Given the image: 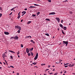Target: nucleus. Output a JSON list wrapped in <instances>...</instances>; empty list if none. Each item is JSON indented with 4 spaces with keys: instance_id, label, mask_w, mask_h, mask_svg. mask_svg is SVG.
I'll list each match as a JSON object with an SVG mask.
<instances>
[{
    "instance_id": "nucleus-12",
    "label": "nucleus",
    "mask_w": 75,
    "mask_h": 75,
    "mask_svg": "<svg viewBox=\"0 0 75 75\" xmlns=\"http://www.w3.org/2000/svg\"><path fill=\"white\" fill-rule=\"evenodd\" d=\"M8 51H9V52H11V53H13V54L14 53V54H15V52H14L11 50H8Z\"/></svg>"
},
{
    "instance_id": "nucleus-38",
    "label": "nucleus",
    "mask_w": 75,
    "mask_h": 75,
    "mask_svg": "<svg viewBox=\"0 0 75 75\" xmlns=\"http://www.w3.org/2000/svg\"><path fill=\"white\" fill-rule=\"evenodd\" d=\"M33 47H32L31 49H30V51H33Z\"/></svg>"
},
{
    "instance_id": "nucleus-25",
    "label": "nucleus",
    "mask_w": 75,
    "mask_h": 75,
    "mask_svg": "<svg viewBox=\"0 0 75 75\" xmlns=\"http://www.w3.org/2000/svg\"><path fill=\"white\" fill-rule=\"evenodd\" d=\"M32 17H35L36 15L33 14L32 15Z\"/></svg>"
},
{
    "instance_id": "nucleus-8",
    "label": "nucleus",
    "mask_w": 75,
    "mask_h": 75,
    "mask_svg": "<svg viewBox=\"0 0 75 75\" xmlns=\"http://www.w3.org/2000/svg\"><path fill=\"white\" fill-rule=\"evenodd\" d=\"M31 38V36H29L25 37V38Z\"/></svg>"
},
{
    "instance_id": "nucleus-10",
    "label": "nucleus",
    "mask_w": 75,
    "mask_h": 75,
    "mask_svg": "<svg viewBox=\"0 0 75 75\" xmlns=\"http://www.w3.org/2000/svg\"><path fill=\"white\" fill-rule=\"evenodd\" d=\"M26 51L27 53H28L29 52V50H28V48H26Z\"/></svg>"
},
{
    "instance_id": "nucleus-4",
    "label": "nucleus",
    "mask_w": 75,
    "mask_h": 75,
    "mask_svg": "<svg viewBox=\"0 0 75 75\" xmlns=\"http://www.w3.org/2000/svg\"><path fill=\"white\" fill-rule=\"evenodd\" d=\"M54 14H55V13L54 12H52L51 13H50L49 14V15H54Z\"/></svg>"
},
{
    "instance_id": "nucleus-54",
    "label": "nucleus",
    "mask_w": 75,
    "mask_h": 75,
    "mask_svg": "<svg viewBox=\"0 0 75 75\" xmlns=\"http://www.w3.org/2000/svg\"><path fill=\"white\" fill-rule=\"evenodd\" d=\"M20 12L18 14V16H20Z\"/></svg>"
},
{
    "instance_id": "nucleus-61",
    "label": "nucleus",
    "mask_w": 75,
    "mask_h": 75,
    "mask_svg": "<svg viewBox=\"0 0 75 75\" xmlns=\"http://www.w3.org/2000/svg\"><path fill=\"white\" fill-rule=\"evenodd\" d=\"M67 72V71H65L64 72V73H65Z\"/></svg>"
},
{
    "instance_id": "nucleus-18",
    "label": "nucleus",
    "mask_w": 75,
    "mask_h": 75,
    "mask_svg": "<svg viewBox=\"0 0 75 75\" xmlns=\"http://www.w3.org/2000/svg\"><path fill=\"white\" fill-rule=\"evenodd\" d=\"M30 54H31V56H33V55L34 54H33V52H31V51L30 52Z\"/></svg>"
},
{
    "instance_id": "nucleus-64",
    "label": "nucleus",
    "mask_w": 75,
    "mask_h": 75,
    "mask_svg": "<svg viewBox=\"0 0 75 75\" xmlns=\"http://www.w3.org/2000/svg\"><path fill=\"white\" fill-rule=\"evenodd\" d=\"M17 75H19V73H17Z\"/></svg>"
},
{
    "instance_id": "nucleus-29",
    "label": "nucleus",
    "mask_w": 75,
    "mask_h": 75,
    "mask_svg": "<svg viewBox=\"0 0 75 75\" xmlns=\"http://www.w3.org/2000/svg\"><path fill=\"white\" fill-rule=\"evenodd\" d=\"M34 6H39V5L36 4H34Z\"/></svg>"
},
{
    "instance_id": "nucleus-2",
    "label": "nucleus",
    "mask_w": 75,
    "mask_h": 75,
    "mask_svg": "<svg viewBox=\"0 0 75 75\" xmlns=\"http://www.w3.org/2000/svg\"><path fill=\"white\" fill-rule=\"evenodd\" d=\"M38 53H37L35 57L34 58L35 60H36L37 58H38Z\"/></svg>"
},
{
    "instance_id": "nucleus-47",
    "label": "nucleus",
    "mask_w": 75,
    "mask_h": 75,
    "mask_svg": "<svg viewBox=\"0 0 75 75\" xmlns=\"http://www.w3.org/2000/svg\"><path fill=\"white\" fill-rule=\"evenodd\" d=\"M50 65H48V68H50Z\"/></svg>"
},
{
    "instance_id": "nucleus-48",
    "label": "nucleus",
    "mask_w": 75,
    "mask_h": 75,
    "mask_svg": "<svg viewBox=\"0 0 75 75\" xmlns=\"http://www.w3.org/2000/svg\"><path fill=\"white\" fill-rule=\"evenodd\" d=\"M0 10H2V8L1 7H0Z\"/></svg>"
},
{
    "instance_id": "nucleus-62",
    "label": "nucleus",
    "mask_w": 75,
    "mask_h": 75,
    "mask_svg": "<svg viewBox=\"0 0 75 75\" xmlns=\"http://www.w3.org/2000/svg\"><path fill=\"white\" fill-rule=\"evenodd\" d=\"M66 1H67V2L68 1L67 0H66L65 1V2H66Z\"/></svg>"
},
{
    "instance_id": "nucleus-35",
    "label": "nucleus",
    "mask_w": 75,
    "mask_h": 75,
    "mask_svg": "<svg viewBox=\"0 0 75 75\" xmlns=\"http://www.w3.org/2000/svg\"><path fill=\"white\" fill-rule=\"evenodd\" d=\"M69 13H70V14H72V12L70 11Z\"/></svg>"
},
{
    "instance_id": "nucleus-43",
    "label": "nucleus",
    "mask_w": 75,
    "mask_h": 75,
    "mask_svg": "<svg viewBox=\"0 0 75 75\" xmlns=\"http://www.w3.org/2000/svg\"><path fill=\"white\" fill-rule=\"evenodd\" d=\"M12 13H13L12 12H11V13L9 14V15L10 16H11V14H12Z\"/></svg>"
},
{
    "instance_id": "nucleus-23",
    "label": "nucleus",
    "mask_w": 75,
    "mask_h": 75,
    "mask_svg": "<svg viewBox=\"0 0 75 75\" xmlns=\"http://www.w3.org/2000/svg\"><path fill=\"white\" fill-rule=\"evenodd\" d=\"M73 64L71 65V67H74V65H75L74 64Z\"/></svg>"
},
{
    "instance_id": "nucleus-40",
    "label": "nucleus",
    "mask_w": 75,
    "mask_h": 75,
    "mask_svg": "<svg viewBox=\"0 0 75 75\" xmlns=\"http://www.w3.org/2000/svg\"><path fill=\"white\" fill-rule=\"evenodd\" d=\"M2 16V14L1 13H0V17H1Z\"/></svg>"
},
{
    "instance_id": "nucleus-3",
    "label": "nucleus",
    "mask_w": 75,
    "mask_h": 75,
    "mask_svg": "<svg viewBox=\"0 0 75 75\" xmlns=\"http://www.w3.org/2000/svg\"><path fill=\"white\" fill-rule=\"evenodd\" d=\"M56 19L58 23H59V21H60V19L59 18H56Z\"/></svg>"
},
{
    "instance_id": "nucleus-30",
    "label": "nucleus",
    "mask_w": 75,
    "mask_h": 75,
    "mask_svg": "<svg viewBox=\"0 0 75 75\" xmlns=\"http://www.w3.org/2000/svg\"><path fill=\"white\" fill-rule=\"evenodd\" d=\"M42 66H43V65H45V64H41Z\"/></svg>"
},
{
    "instance_id": "nucleus-51",
    "label": "nucleus",
    "mask_w": 75,
    "mask_h": 75,
    "mask_svg": "<svg viewBox=\"0 0 75 75\" xmlns=\"http://www.w3.org/2000/svg\"><path fill=\"white\" fill-rule=\"evenodd\" d=\"M25 10H27V8H25Z\"/></svg>"
},
{
    "instance_id": "nucleus-45",
    "label": "nucleus",
    "mask_w": 75,
    "mask_h": 75,
    "mask_svg": "<svg viewBox=\"0 0 75 75\" xmlns=\"http://www.w3.org/2000/svg\"><path fill=\"white\" fill-rule=\"evenodd\" d=\"M56 64H60V63H61V62H56Z\"/></svg>"
},
{
    "instance_id": "nucleus-53",
    "label": "nucleus",
    "mask_w": 75,
    "mask_h": 75,
    "mask_svg": "<svg viewBox=\"0 0 75 75\" xmlns=\"http://www.w3.org/2000/svg\"><path fill=\"white\" fill-rule=\"evenodd\" d=\"M49 74H50V75H51V74H52V73H49Z\"/></svg>"
},
{
    "instance_id": "nucleus-21",
    "label": "nucleus",
    "mask_w": 75,
    "mask_h": 75,
    "mask_svg": "<svg viewBox=\"0 0 75 75\" xmlns=\"http://www.w3.org/2000/svg\"><path fill=\"white\" fill-rule=\"evenodd\" d=\"M37 63H36L35 62V63H32L33 64V65H36Z\"/></svg>"
},
{
    "instance_id": "nucleus-11",
    "label": "nucleus",
    "mask_w": 75,
    "mask_h": 75,
    "mask_svg": "<svg viewBox=\"0 0 75 75\" xmlns=\"http://www.w3.org/2000/svg\"><path fill=\"white\" fill-rule=\"evenodd\" d=\"M59 25L60 27H61V28H63V25H62L61 24H59Z\"/></svg>"
},
{
    "instance_id": "nucleus-14",
    "label": "nucleus",
    "mask_w": 75,
    "mask_h": 75,
    "mask_svg": "<svg viewBox=\"0 0 75 75\" xmlns=\"http://www.w3.org/2000/svg\"><path fill=\"white\" fill-rule=\"evenodd\" d=\"M25 13H26V11H23L22 12V14H23H23H25Z\"/></svg>"
},
{
    "instance_id": "nucleus-59",
    "label": "nucleus",
    "mask_w": 75,
    "mask_h": 75,
    "mask_svg": "<svg viewBox=\"0 0 75 75\" xmlns=\"http://www.w3.org/2000/svg\"><path fill=\"white\" fill-rule=\"evenodd\" d=\"M61 42H60V44H59V45H61Z\"/></svg>"
},
{
    "instance_id": "nucleus-34",
    "label": "nucleus",
    "mask_w": 75,
    "mask_h": 75,
    "mask_svg": "<svg viewBox=\"0 0 75 75\" xmlns=\"http://www.w3.org/2000/svg\"><path fill=\"white\" fill-rule=\"evenodd\" d=\"M13 38H14V37H12L10 39H13Z\"/></svg>"
},
{
    "instance_id": "nucleus-63",
    "label": "nucleus",
    "mask_w": 75,
    "mask_h": 75,
    "mask_svg": "<svg viewBox=\"0 0 75 75\" xmlns=\"http://www.w3.org/2000/svg\"><path fill=\"white\" fill-rule=\"evenodd\" d=\"M0 69H1V67H0Z\"/></svg>"
},
{
    "instance_id": "nucleus-58",
    "label": "nucleus",
    "mask_w": 75,
    "mask_h": 75,
    "mask_svg": "<svg viewBox=\"0 0 75 75\" xmlns=\"http://www.w3.org/2000/svg\"><path fill=\"white\" fill-rule=\"evenodd\" d=\"M38 1H40V0H36Z\"/></svg>"
},
{
    "instance_id": "nucleus-15",
    "label": "nucleus",
    "mask_w": 75,
    "mask_h": 75,
    "mask_svg": "<svg viewBox=\"0 0 75 75\" xmlns=\"http://www.w3.org/2000/svg\"><path fill=\"white\" fill-rule=\"evenodd\" d=\"M30 23H31V21H28V22L27 24H30Z\"/></svg>"
},
{
    "instance_id": "nucleus-31",
    "label": "nucleus",
    "mask_w": 75,
    "mask_h": 75,
    "mask_svg": "<svg viewBox=\"0 0 75 75\" xmlns=\"http://www.w3.org/2000/svg\"><path fill=\"white\" fill-rule=\"evenodd\" d=\"M69 64V63H66L64 64V66H65V65H68Z\"/></svg>"
},
{
    "instance_id": "nucleus-60",
    "label": "nucleus",
    "mask_w": 75,
    "mask_h": 75,
    "mask_svg": "<svg viewBox=\"0 0 75 75\" xmlns=\"http://www.w3.org/2000/svg\"><path fill=\"white\" fill-rule=\"evenodd\" d=\"M18 58H20V56L19 55H18Z\"/></svg>"
},
{
    "instance_id": "nucleus-9",
    "label": "nucleus",
    "mask_w": 75,
    "mask_h": 75,
    "mask_svg": "<svg viewBox=\"0 0 75 75\" xmlns=\"http://www.w3.org/2000/svg\"><path fill=\"white\" fill-rule=\"evenodd\" d=\"M63 44H66L68 43V41L66 42L65 41H63Z\"/></svg>"
},
{
    "instance_id": "nucleus-41",
    "label": "nucleus",
    "mask_w": 75,
    "mask_h": 75,
    "mask_svg": "<svg viewBox=\"0 0 75 75\" xmlns=\"http://www.w3.org/2000/svg\"><path fill=\"white\" fill-rule=\"evenodd\" d=\"M57 74H58V73H56L54 74V75H57Z\"/></svg>"
},
{
    "instance_id": "nucleus-46",
    "label": "nucleus",
    "mask_w": 75,
    "mask_h": 75,
    "mask_svg": "<svg viewBox=\"0 0 75 75\" xmlns=\"http://www.w3.org/2000/svg\"><path fill=\"white\" fill-rule=\"evenodd\" d=\"M61 23H63V20H62V21H61Z\"/></svg>"
},
{
    "instance_id": "nucleus-27",
    "label": "nucleus",
    "mask_w": 75,
    "mask_h": 75,
    "mask_svg": "<svg viewBox=\"0 0 75 75\" xmlns=\"http://www.w3.org/2000/svg\"><path fill=\"white\" fill-rule=\"evenodd\" d=\"M17 53L18 55V54H20V52L19 51H18V52H17Z\"/></svg>"
},
{
    "instance_id": "nucleus-56",
    "label": "nucleus",
    "mask_w": 75,
    "mask_h": 75,
    "mask_svg": "<svg viewBox=\"0 0 75 75\" xmlns=\"http://www.w3.org/2000/svg\"><path fill=\"white\" fill-rule=\"evenodd\" d=\"M24 14H23L22 15V16H24Z\"/></svg>"
},
{
    "instance_id": "nucleus-7",
    "label": "nucleus",
    "mask_w": 75,
    "mask_h": 75,
    "mask_svg": "<svg viewBox=\"0 0 75 75\" xmlns=\"http://www.w3.org/2000/svg\"><path fill=\"white\" fill-rule=\"evenodd\" d=\"M4 34H6V35H8L10 33L8 32H5Z\"/></svg>"
},
{
    "instance_id": "nucleus-17",
    "label": "nucleus",
    "mask_w": 75,
    "mask_h": 75,
    "mask_svg": "<svg viewBox=\"0 0 75 75\" xmlns=\"http://www.w3.org/2000/svg\"><path fill=\"white\" fill-rule=\"evenodd\" d=\"M40 12H37L36 14H37V16H38V15H39V14H40Z\"/></svg>"
},
{
    "instance_id": "nucleus-33",
    "label": "nucleus",
    "mask_w": 75,
    "mask_h": 75,
    "mask_svg": "<svg viewBox=\"0 0 75 75\" xmlns=\"http://www.w3.org/2000/svg\"><path fill=\"white\" fill-rule=\"evenodd\" d=\"M28 56H30V55H31V54H30V53H28Z\"/></svg>"
},
{
    "instance_id": "nucleus-13",
    "label": "nucleus",
    "mask_w": 75,
    "mask_h": 75,
    "mask_svg": "<svg viewBox=\"0 0 75 75\" xmlns=\"http://www.w3.org/2000/svg\"><path fill=\"white\" fill-rule=\"evenodd\" d=\"M62 28L64 29V30H67V27L64 26Z\"/></svg>"
},
{
    "instance_id": "nucleus-37",
    "label": "nucleus",
    "mask_w": 75,
    "mask_h": 75,
    "mask_svg": "<svg viewBox=\"0 0 75 75\" xmlns=\"http://www.w3.org/2000/svg\"><path fill=\"white\" fill-rule=\"evenodd\" d=\"M10 57L11 58V59H13V56H11Z\"/></svg>"
},
{
    "instance_id": "nucleus-26",
    "label": "nucleus",
    "mask_w": 75,
    "mask_h": 75,
    "mask_svg": "<svg viewBox=\"0 0 75 75\" xmlns=\"http://www.w3.org/2000/svg\"><path fill=\"white\" fill-rule=\"evenodd\" d=\"M16 8V7H14V8H12V9H11V11H13V10H14V8Z\"/></svg>"
},
{
    "instance_id": "nucleus-55",
    "label": "nucleus",
    "mask_w": 75,
    "mask_h": 75,
    "mask_svg": "<svg viewBox=\"0 0 75 75\" xmlns=\"http://www.w3.org/2000/svg\"><path fill=\"white\" fill-rule=\"evenodd\" d=\"M57 30H58V31H59V28H58Z\"/></svg>"
},
{
    "instance_id": "nucleus-20",
    "label": "nucleus",
    "mask_w": 75,
    "mask_h": 75,
    "mask_svg": "<svg viewBox=\"0 0 75 75\" xmlns=\"http://www.w3.org/2000/svg\"><path fill=\"white\" fill-rule=\"evenodd\" d=\"M45 35H47V36H48V37H49V36L50 35H49V34H48V33H46L45 34Z\"/></svg>"
},
{
    "instance_id": "nucleus-6",
    "label": "nucleus",
    "mask_w": 75,
    "mask_h": 75,
    "mask_svg": "<svg viewBox=\"0 0 75 75\" xmlns=\"http://www.w3.org/2000/svg\"><path fill=\"white\" fill-rule=\"evenodd\" d=\"M7 56L6 55V54H3V55H2V57L3 58H4V59H5V58L4 57H6V56Z\"/></svg>"
},
{
    "instance_id": "nucleus-22",
    "label": "nucleus",
    "mask_w": 75,
    "mask_h": 75,
    "mask_svg": "<svg viewBox=\"0 0 75 75\" xmlns=\"http://www.w3.org/2000/svg\"><path fill=\"white\" fill-rule=\"evenodd\" d=\"M20 15H18V17H17V18L18 19H19V18H20Z\"/></svg>"
},
{
    "instance_id": "nucleus-52",
    "label": "nucleus",
    "mask_w": 75,
    "mask_h": 75,
    "mask_svg": "<svg viewBox=\"0 0 75 75\" xmlns=\"http://www.w3.org/2000/svg\"><path fill=\"white\" fill-rule=\"evenodd\" d=\"M48 70H49V69H46V71H48Z\"/></svg>"
},
{
    "instance_id": "nucleus-50",
    "label": "nucleus",
    "mask_w": 75,
    "mask_h": 75,
    "mask_svg": "<svg viewBox=\"0 0 75 75\" xmlns=\"http://www.w3.org/2000/svg\"><path fill=\"white\" fill-rule=\"evenodd\" d=\"M5 61L6 62V64H7V61H6V60H5Z\"/></svg>"
},
{
    "instance_id": "nucleus-39",
    "label": "nucleus",
    "mask_w": 75,
    "mask_h": 75,
    "mask_svg": "<svg viewBox=\"0 0 75 75\" xmlns=\"http://www.w3.org/2000/svg\"><path fill=\"white\" fill-rule=\"evenodd\" d=\"M68 67V65H67V66H64V67L65 68H67V67Z\"/></svg>"
},
{
    "instance_id": "nucleus-42",
    "label": "nucleus",
    "mask_w": 75,
    "mask_h": 75,
    "mask_svg": "<svg viewBox=\"0 0 75 75\" xmlns=\"http://www.w3.org/2000/svg\"><path fill=\"white\" fill-rule=\"evenodd\" d=\"M29 8H33V6H30L29 7Z\"/></svg>"
},
{
    "instance_id": "nucleus-57",
    "label": "nucleus",
    "mask_w": 75,
    "mask_h": 75,
    "mask_svg": "<svg viewBox=\"0 0 75 75\" xmlns=\"http://www.w3.org/2000/svg\"><path fill=\"white\" fill-rule=\"evenodd\" d=\"M23 19H22V20H21V22H23Z\"/></svg>"
},
{
    "instance_id": "nucleus-28",
    "label": "nucleus",
    "mask_w": 75,
    "mask_h": 75,
    "mask_svg": "<svg viewBox=\"0 0 75 75\" xmlns=\"http://www.w3.org/2000/svg\"><path fill=\"white\" fill-rule=\"evenodd\" d=\"M62 33L63 34L65 35V33H64V31H63V30H62Z\"/></svg>"
},
{
    "instance_id": "nucleus-32",
    "label": "nucleus",
    "mask_w": 75,
    "mask_h": 75,
    "mask_svg": "<svg viewBox=\"0 0 75 75\" xmlns=\"http://www.w3.org/2000/svg\"><path fill=\"white\" fill-rule=\"evenodd\" d=\"M48 0V2H49L50 3H51V0Z\"/></svg>"
},
{
    "instance_id": "nucleus-5",
    "label": "nucleus",
    "mask_w": 75,
    "mask_h": 75,
    "mask_svg": "<svg viewBox=\"0 0 75 75\" xmlns=\"http://www.w3.org/2000/svg\"><path fill=\"white\" fill-rule=\"evenodd\" d=\"M14 39L15 40H18V37L17 36H15L14 37Z\"/></svg>"
},
{
    "instance_id": "nucleus-44",
    "label": "nucleus",
    "mask_w": 75,
    "mask_h": 75,
    "mask_svg": "<svg viewBox=\"0 0 75 75\" xmlns=\"http://www.w3.org/2000/svg\"><path fill=\"white\" fill-rule=\"evenodd\" d=\"M71 64H70L69 65V67H71Z\"/></svg>"
},
{
    "instance_id": "nucleus-49",
    "label": "nucleus",
    "mask_w": 75,
    "mask_h": 75,
    "mask_svg": "<svg viewBox=\"0 0 75 75\" xmlns=\"http://www.w3.org/2000/svg\"><path fill=\"white\" fill-rule=\"evenodd\" d=\"M68 43L66 44V46H67V45H68Z\"/></svg>"
},
{
    "instance_id": "nucleus-24",
    "label": "nucleus",
    "mask_w": 75,
    "mask_h": 75,
    "mask_svg": "<svg viewBox=\"0 0 75 75\" xmlns=\"http://www.w3.org/2000/svg\"><path fill=\"white\" fill-rule=\"evenodd\" d=\"M45 20H47V21H50V20L49 19L47 18L45 19Z\"/></svg>"
},
{
    "instance_id": "nucleus-36",
    "label": "nucleus",
    "mask_w": 75,
    "mask_h": 75,
    "mask_svg": "<svg viewBox=\"0 0 75 75\" xmlns=\"http://www.w3.org/2000/svg\"><path fill=\"white\" fill-rule=\"evenodd\" d=\"M21 47L22 48H23V45L22 44H21Z\"/></svg>"
},
{
    "instance_id": "nucleus-16",
    "label": "nucleus",
    "mask_w": 75,
    "mask_h": 75,
    "mask_svg": "<svg viewBox=\"0 0 75 75\" xmlns=\"http://www.w3.org/2000/svg\"><path fill=\"white\" fill-rule=\"evenodd\" d=\"M30 42H32L33 44H34V43H35V42H34V41H33V40H31Z\"/></svg>"
},
{
    "instance_id": "nucleus-19",
    "label": "nucleus",
    "mask_w": 75,
    "mask_h": 75,
    "mask_svg": "<svg viewBox=\"0 0 75 75\" xmlns=\"http://www.w3.org/2000/svg\"><path fill=\"white\" fill-rule=\"evenodd\" d=\"M10 67L12 68H14V67L12 66H10V67H8V68H10Z\"/></svg>"
},
{
    "instance_id": "nucleus-1",
    "label": "nucleus",
    "mask_w": 75,
    "mask_h": 75,
    "mask_svg": "<svg viewBox=\"0 0 75 75\" xmlns=\"http://www.w3.org/2000/svg\"><path fill=\"white\" fill-rule=\"evenodd\" d=\"M15 28L16 29H19V30L17 31L18 33H20V31L21 30V28L18 25H16L15 26Z\"/></svg>"
}]
</instances>
